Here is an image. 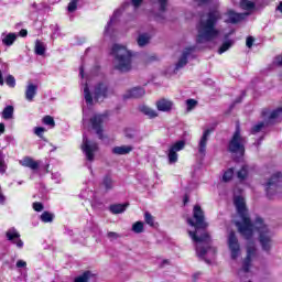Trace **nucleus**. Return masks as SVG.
Wrapping results in <instances>:
<instances>
[{"instance_id":"f257e3e1","label":"nucleus","mask_w":282,"mask_h":282,"mask_svg":"<svg viewBox=\"0 0 282 282\" xmlns=\"http://www.w3.org/2000/svg\"><path fill=\"white\" fill-rule=\"evenodd\" d=\"M234 205L237 210V215L240 216L241 220H235V225L238 228V231L247 240L253 238L254 229L259 234V242L263 251L270 252L273 245L274 234L268 225H265L263 218L257 217L254 223H252L249 216V209L247 206V200L245 197L235 196Z\"/></svg>"},{"instance_id":"f03ea898","label":"nucleus","mask_w":282,"mask_h":282,"mask_svg":"<svg viewBox=\"0 0 282 282\" xmlns=\"http://www.w3.org/2000/svg\"><path fill=\"white\" fill-rule=\"evenodd\" d=\"M193 216L196 219L187 218V223L195 227V231L189 230L188 235L191 236L192 240L196 242V254L198 258H203L206 262L207 260L206 254L214 258L216 256V247H212V238L209 234L206 231V227H208V223L205 220V214L200 207V205H194L193 208Z\"/></svg>"},{"instance_id":"7ed1b4c3","label":"nucleus","mask_w":282,"mask_h":282,"mask_svg":"<svg viewBox=\"0 0 282 282\" xmlns=\"http://www.w3.org/2000/svg\"><path fill=\"white\" fill-rule=\"evenodd\" d=\"M221 20V13L218 9H214L200 17L197 31L198 35L196 42L198 44H206L207 42H214L220 33L217 29V24Z\"/></svg>"},{"instance_id":"20e7f679","label":"nucleus","mask_w":282,"mask_h":282,"mask_svg":"<svg viewBox=\"0 0 282 282\" xmlns=\"http://www.w3.org/2000/svg\"><path fill=\"white\" fill-rule=\"evenodd\" d=\"M111 55L115 69H118V72H131L133 57L131 51H128L126 46L115 44L111 48Z\"/></svg>"},{"instance_id":"39448f33","label":"nucleus","mask_w":282,"mask_h":282,"mask_svg":"<svg viewBox=\"0 0 282 282\" xmlns=\"http://www.w3.org/2000/svg\"><path fill=\"white\" fill-rule=\"evenodd\" d=\"M246 144H247V138H245L241 134V128L239 124H237L236 131L231 137V140L229 141L228 150L230 153H235L236 155H239L240 158H242L246 153Z\"/></svg>"},{"instance_id":"423d86ee","label":"nucleus","mask_w":282,"mask_h":282,"mask_svg":"<svg viewBox=\"0 0 282 282\" xmlns=\"http://www.w3.org/2000/svg\"><path fill=\"white\" fill-rule=\"evenodd\" d=\"M280 116H282V107H278V109H273V111L264 109L262 111V117L264 118V120L262 122H258V124H254L252 127V133H259V131H261L263 127L268 124H273L276 118H280Z\"/></svg>"},{"instance_id":"0eeeda50","label":"nucleus","mask_w":282,"mask_h":282,"mask_svg":"<svg viewBox=\"0 0 282 282\" xmlns=\"http://www.w3.org/2000/svg\"><path fill=\"white\" fill-rule=\"evenodd\" d=\"M112 94H115V91L108 83H97L94 87V98L97 102H102L106 98L112 96Z\"/></svg>"},{"instance_id":"6e6552de","label":"nucleus","mask_w":282,"mask_h":282,"mask_svg":"<svg viewBox=\"0 0 282 282\" xmlns=\"http://www.w3.org/2000/svg\"><path fill=\"white\" fill-rule=\"evenodd\" d=\"M256 256H257V247L254 242L249 241L247 245V256L242 262L241 269L238 271L239 275H241V273H250V269L252 267V260L256 258Z\"/></svg>"},{"instance_id":"1a4fd4ad","label":"nucleus","mask_w":282,"mask_h":282,"mask_svg":"<svg viewBox=\"0 0 282 282\" xmlns=\"http://www.w3.org/2000/svg\"><path fill=\"white\" fill-rule=\"evenodd\" d=\"M82 151L85 153L86 160L88 162H94L96 158V151H98V144L97 142L88 140L86 133L83 135Z\"/></svg>"},{"instance_id":"9d476101","label":"nucleus","mask_w":282,"mask_h":282,"mask_svg":"<svg viewBox=\"0 0 282 282\" xmlns=\"http://www.w3.org/2000/svg\"><path fill=\"white\" fill-rule=\"evenodd\" d=\"M170 0H154L153 2V15L158 22H164L166 20V11L169 9Z\"/></svg>"},{"instance_id":"9b49d317","label":"nucleus","mask_w":282,"mask_h":282,"mask_svg":"<svg viewBox=\"0 0 282 282\" xmlns=\"http://www.w3.org/2000/svg\"><path fill=\"white\" fill-rule=\"evenodd\" d=\"M228 247L230 251V257L232 260H237L241 256V247L235 231H230L228 236Z\"/></svg>"},{"instance_id":"f8f14e48","label":"nucleus","mask_w":282,"mask_h":282,"mask_svg":"<svg viewBox=\"0 0 282 282\" xmlns=\"http://www.w3.org/2000/svg\"><path fill=\"white\" fill-rule=\"evenodd\" d=\"M282 182V173H275L271 176L269 182L265 184V192L268 197H272L274 195Z\"/></svg>"},{"instance_id":"ddd939ff","label":"nucleus","mask_w":282,"mask_h":282,"mask_svg":"<svg viewBox=\"0 0 282 282\" xmlns=\"http://www.w3.org/2000/svg\"><path fill=\"white\" fill-rule=\"evenodd\" d=\"M120 15H122V9H116V11H113L109 22L105 26V31H104L105 37H115L113 24H116V22L120 18Z\"/></svg>"},{"instance_id":"4468645a","label":"nucleus","mask_w":282,"mask_h":282,"mask_svg":"<svg viewBox=\"0 0 282 282\" xmlns=\"http://www.w3.org/2000/svg\"><path fill=\"white\" fill-rule=\"evenodd\" d=\"M185 147L184 140H178L169 149L167 158L170 164H175L178 162V151H182Z\"/></svg>"},{"instance_id":"2eb2a0df","label":"nucleus","mask_w":282,"mask_h":282,"mask_svg":"<svg viewBox=\"0 0 282 282\" xmlns=\"http://www.w3.org/2000/svg\"><path fill=\"white\" fill-rule=\"evenodd\" d=\"M196 47L189 46L188 48H185L175 66L174 72H178V69H182V67H185L188 63V58L195 53Z\"/></svg>"},{"instance_id":"dca6fc26","label":"nucleus","mask_w":282,"mask_h":282,"mask_svg":"<svg viewBox=\"0 0 282 282\" xmlns=\"http://www.w3.org/2000/svg\"><path fill=\"white\" fill-rule=\"evenodd\" d=\"M106 116L102 113H97L90 119L93 129H95L97 135L102 139V122H105Z\"/></svg>"},{"instance_id":"f3484780","label":"nucleus","mask_w":282,"mask_h":282,"mask_svg":"<svg viewBox=\"0 0 282 282\" xmlns=\"http://www.w3.org/2000/svg\"><path fill=\"white\" fill-rule=\"evenodd\" d=\"M8 240H11L20 249L23 248V240H21V234L15 229V227H10L6 234Z\"/></svg>"},{"instance_id":"a211bd4d","label":"nucleus","mask_w":282,"mask_h":282,"mask_svg":"<svg viewBox=\"0 0 282 282\" xmlns=\"http://www.w3.org/2000/svg\"><path fill=\"white\" fill-rule=\"evenodd\" d=\"M115 185H116V182L112 178L111 173H107L106 175H104L100 182L101 191H105V193H109L110 191H113Z\"/></svg>"},{"instance_id":"6ab92c4d","label":"nucleus","mask_w":282,"mask_h":282,"mask_svg":"<svg viewBox=\"0 0 282 282\" xmlns=\"http://www.w3.org/2000/svg\"><path fill=\"white\" fill-rule=\"evenodd\" d=\"M210 135V130L206 129L203 132V135L200 138V141L198 142V153L204 158L206 155V149H207V142L208 138Z\"/></svg>"},{"instance_id":"aec40b11","label":"nucleus","mask_w":282,"mask_h":282,"mask_svg":"<svg viewBox=\"0 0 282 282\" xmlns=\"http://www.w3.org/2000/svg\"><path fill=\"white\" fill-rule=\"evenodd\" d=\"M245 19L243 13H236L235 11L230 10L225 13V22L230 24H237L238 22H241V20Z\"/></svg>"},{"instance_id":"412c9836","label":"nucleus","mask_w":282,"mask_h":282,"mask_svg":"<svg viewBox=\"0 0 282 282\" xmlns=\"http://www.w3.org/2000/svg\"><path fill=\"white\" fill-rule=\"evenodd\" d=\"M144 94V87H132V89H128V91L123 94V98H141Z\"/></svg>"},{"instance_id":"4be33fe9","label":"nucleus","mask_w":282,"mask_h":282,"mask_svg":"<svg viewBox=\"0 0 282 282\" xmlns=\"http://www.w3.org/2000/svg\"><path fill=\"white\" fill-rule=\"evenodd\" d=\"M37 89H39V85H36L34 83H28L26 90H25V98H26V100L32 102V100H34V97L37 94Z\"/></svg>"},{"instance_id":"5701e85b","label":"nucleus","mask_w":282,"mask_h":282,"mask_svg":"<svg viewBox=\"0 0 282 282\" xmlns=\"http://www.w3.org/2000/svg\"><path fill=\"white\" fill-rule=\"evenodd\" d=\"M20 164L32 171H37L40 169V162H36L32 158H23V160H20Z\"/></svg>"},{"instance_id":"b1692460","label":"nucleus","mask_w":282,"mask_h":282,"mask_svg":"<svg viewBox=\"0 0 282 282\" xmlns=\"http://www.w3.org/2000/svg\"><path fill=\"white\" fill-rule=\"evenodd\" d=\"M129 203H115V205H110L109 209L112 215H120V213H126Z\"/></svg>"},{"instance_id":"393cba45","label":"nucleus","mask_w":282,"mask_h":282,"mask_svg":"<svg viewBox=\"0 0 282 282\" xmlns=\"http://www.w3.org/2000/svg\"><path fill=\"white\" fill-rule=\"evenodd\" d=\"M172 107V100H167L166 98H161V100L156 101V108L159 111H171Z\"/></svg>"},{"instance_id":"a878e982","label":"nucleus","mask_w":282,"mask_h":282,"mask_svg":"<svg viewBox=\"0 0 282 282\" xmlns=\"http://www.w3.org/2000/svg\"><path fill=\"white\" fill-rule=\"evenodd\" d=\"M131 151H133V147L127 144H122L121 147H113L112 149V153L115 155H128L131 153Z\"/></svg>"},{"instance_id":"bb28decb","label":"nucleus","mask_w":282,"mask_h":282,"mask_svg":"<svg viewBox=\"0 0 282 282\" xmlns=\"http://www.w3.org/2000/svg\"><path fill=\"white\" fill-rule=\"evenodd\" d=\"M17 37L18 35L15 33H8V35H6V33H2V42L6 46H12Z\"/></svg>"},{"instance_id":"cd10ccee","label":"nucleus","mask_w":282,"mask_h":282,"mask_svg":"<svg viewBox=\"0 0 282 282\" xmlns=\"http://www.w3.org/2000/svg\"><path fill=\"white\" fill-rule=\"evenodd\" d=\"M13 116H14L13 105H7V107H4V109L2 110V118H4V120H10L11 118H13Z\"/></svg>"},{"instance_id":"c85d7f7f","label":"nucleus","mask_w":282,"mask_h":282,"mask_svg":"<svg viewBox=\"0 0 282 282\" xmlns=\"http://www.w3.org/2000/svg\"><path fill=\"white\" fill-rule=\"evenodd\" d=\"M235 2H239L241 9H246L247 11L256 9V3L251 2V0H235Z\"/></svg>"},{"instance_id":"c756f323","label":"nucleus","mask_w":282,"mask_h":282,"mask_svg":"<svg viewBox=\"0 0 282 282\" xmlns=\"http://www.w3.org/2000/svg\"><path fill=\"white\" fill-rule=\"evenodd\" d=\"M84 96L87 105H94V96L88 87V83H85L84 85Z\"/></svg>"},{"instance_id":"7c9ffc66","label":"nucleus","mask_w":282,"mask_h":282,"mask_svg":"<svg viewBox=\"0 0 282 282\" xmlns=\"http://www.w3.org/2000/svg\"><path fill=\"white\" fill-rule=\"evenodd\" d=\"M34 51L36 55H45L46 44H44V42H41V40H36Z\"/></svg>"},{"instance_id":"2f4dec72","label":"nucleus","mask_w":282,"mask_h":282,"mask_svg":"<svg viewBox=\"0 0 282 282\" xmlns=\"http://www.w3.org/2000/svg\"><path fill=\"white\" fill-rule=\"evenodd\" d=\"M150 40H151V35H149V33H142L141 35H139L137 43L139 44V46H147Z\"/></svg>"},{"instance_id":"473e14b6","label":"nucleus","mask_w":282,"mask_h":282,"mask_svg":"<svg viewBox=\"0 0 282 282\" xmlns=\"http://www.w3.org/2000/svg\"><path fill=\"white\" fill-rule=\"evenodd\" d=\"M141 111L145 113V116H149V118H156L158 111L155 109H152L151 107H148V105H143L141 107Z\"/></svg>"},{"instance_id":"72a5a7b5","label":"nucleus","mask_w":282,"mask_h":282,"mask_svg":"<svg viewBox=\"0 0 282 282\" xmlns=\"http://www.w3.org/2000/svg\"><path fill=\"white\" fill-rule=\"evenodd\" d=\"M143 229L144 223L142 220H137V223L132 225V231H134L135 234H141Z\"/></svg>"},{"instance_id":"f704fd0d","label":"nucleus","mask_w":282,"mask_h":282,"mask_svg":"<svg viewBox=\"0 0 282 282\" xmlns=\"http://www.w3.org/2000/svg\"><path fill=\"white\" fill-rule=\"evenodd\" d=\"M54 218V214H52V212H42L41 214V220H43V223H52Z\"/></svg>"},{"instance_id":"c9c22d12","label":"nucleus","mask_w":282,"mask_h":282,"mask_svg":"<svg viewBox=\"0 0 282 282\" xmlns=\"http://www.w3.org/2000/svg\"><path fill=\"white\" fill-rule=\"evenodd\" d=\"M232 44H234L232 41L224 42V44L220 46L218 51L219 55H223L224 53L229 51L232 47Z\"/></svg>"},{"instance_id":"e433bc0d","label":"nucleus","mask_w":282,"mask_h":282,"mask_svg":"<svg viewBox=\"0 0 282 282\" xmlns=\"http://www.w3.org/2000/svg\"><path fill=\"white\" fill-rule=\"evenodd\" d=\"M198 101L195 100V98H188L186 100V109L187 111H192V109H195L197 107Z\"/></svg>"},{"instance_id":"4c0bfd02","label":"nucleus","mask_w":282,"mask_h":282,"mask_svg":"<svg viewBox=\"0 0 282 282\" xmlns=\"http://www.w3.org/2000/svg\"><path fill=\"white\" fill-rule=\"evenodd\" d=\"M7 164H6V155L2 151H0V173H6Z\"/></svg>"},{"instance_id":"58836bf2","label":"nucleus","mask_w":282,"mask_h":282,"mask_svg":"<svg viewBox=\"0 0 282 282\" xmlns=\"http://www.w3.org/2000/svg\"><path fill=\"white\" fill-rule=\"evenodd\" d=\"M234 174H235L234 169H228V171L224 173V176H223L224 182H230V180H232Z\"/></svg>"},{"instance_id":"ea45409f","label":"nucleus","mask_w":282,"mask_h":282,"mask_svg":"<svg viewBox=\"0 0 282 282\" xmlns=\"http://www.w3.org/2000/svg\"><path fill=\"white\" fill-rule=\"evenodd\" d=\"M43 123L48 124L50 127H55V120L53 116H44Z\"/></svg>"},{"instance_id":"a19ab883","label":"nucleus","mask_w":282,"mask_h":282,"mask_svg":"<svg viewBox=\"0 0 282 282\" xmlns=\"http://www.w3.org/2000/svg\"><path fill=\"white\" fill-rule=\"evenodd\" d=\"M247 175H248V166H242L240 171H238V178L246 180Z\"/></svg>"},{"instance_id":"79ce46f5","label":"nucleus","mask_w":282,"mask_h":282,"mask_svg":"<svg viewBox=\"0 0 282 282\" xmlns=\"http://www.w3.org/2000/svg\"><path fill=\"white\" fill-rule=\"evenodd\" d=\"M6 83H7V85H9V87H15V85H17L15 77L13 75H8L6 77Z\"/></svg>"},{"instance_id":"37998d69","label":"nucleus","mask_w":282,"mask_h":282,"mask_svg":"<svg viewBox=\"0 0 282 282\" xmlns=\"http://www.w3.org/2000/svg\"><path fill=\"white\" fill-rule=\"evenodd\" d=\"M33 209L36 213H42V210H44V205L43 203H40V200H35V203H33Z\"/></svg>"},{"instance_id":"c03bdc74","label":"nucleus","mask_w":282,"mask_h":282,"mask_svg":"<svg viewBox=\"0 0 282 282\" xmlns=\"http://www.w3.org/2000/svg\"><path fill=\"white\" fill-rule=\"evenodd\" d=\"M144 218H145V223H148V225H151V226L154 225V216H152V214H150V212H145Z\"/></svg>"},{"instance_id":"a18cd8bd","label":"nucleus","mask_w":282,"mask_h":282,"mask_svg":"<svg viewBox=\"0 0 282 282\" xmlns=\"http://www.w3.org/2000/svg\"><path fill=\"white\" fill-rule=\"evenodd\" d=\"M8 69H9L8 64H2L0 68V85H4V78H3L2 72H8Z\"/></svg>"},{"instance_id":"49530a36","label":"nucleus","mask_w":282,"mask_h":282,"mask_svg":"<svg viewBox=\"0 0 282 282\" xmlns=\"http://www.w3.org/2000/svg\"><path fill=\"white\" fill-rule=\"evenodd\" d=\"M77 4H78V0H72V1L68 3V11H69L70 13H73L74 11H76Z\"/></svg>"},{"instance_id":"de8ad7c7","label":"nucleus","mask_w":282,"mask_h":282,"mask_svg":"<svg viewBox=\"0 0 282 282\" xmlns=\"http://www.w3.org/2000/svg\"><path fill=\"white\" fill-rule=\"evenodd\" d=\"M107 237L109 240H117L120 238V234H118V231H108Z\"/></svg>"},{"instance_id":"09e8293b","label":"nucleus","mask_w":282,"mask_h":282,"mask_svg":"<svg viewBox=\"0 0 282 282\" xmlns=\"http://www.w3.org/2000/svg\"><path fill=\"white\" fill-rule=\"evenodd\" d=\"M44 131H46L45 127H35L34 133L39 135V138L43 137Z\"/></svg>"},{"instance_id":"8fccbe9b","label":"nucleus","mask_w":282,"mask_h":282,"mask_svg":"<svg viewBox=\"0 0 282 282\" xmlns=\"http://www.w3.org/2000/svg\"><path fill=\"white\" fill-rule=\"evenodd\" d=\"M253 44H254V37L252 36L247 37V42H246L247 47L252 48Z\"/></svg>"},{"instance_id":"3c124183","label":"nucleus","mask_w":282,"mask_h":282,"mask_svg":"<svg viewBox=\"0 0 282 282\" xmlns=\"http://www.w3.org/2000/svg\"><path fill=\"white\" fill-rule=\"evenodd\" d=\"M17 267H18V269L25 268V267H28V262H25V260H18Z\"/></svg>"},{"instance_id":"603ef678","label":"nucleus","mask_w":282,"mask_h":282,"mask_svg":"<svg viewBox=\"0 0 282 282\" xmlns=\"http://www.w3.org/2000/svg\"><path fill=\"white\" fill-rule=\"evenodd\" d=\"M20 35H21V37H26L28 31H26L25 29H22V30L20 31Z\"/></svg>"},{"instance_id":"864d4df0","label":"nucleus","mask_w":282,"mask_h":282,"mask_svg":"<svg viewBox=\"0 0 282 282\" xmlns=\"http://www.w3.org/2000/svg\"><path fill=\"white\" fill-rule=\"evenodd\" d=\"M275 64L282 67V56L275 57Z\"/></svg>"},{"instance_id":"5fc2aeb1","label":"nucleus","mask_w":282,"mask_h":282,"mask_svg":"<svg viewBox=\"0 0 282 282\" xmlns=\"http://www.w3.org/2000/svg\"><path fill=\"white\" fill-rule=\"evenodd\" d=\"M6 131V124L3 122H0V133H4Z\"/></svg>"},{"instance_id":"6e6d98bb","label":"nucleus","mask_w":282,"mask_h":282,"mask_svg":"<svg viewBox=\"0 0 282 282\" xmlns=\"http://www.w3.org/2000/svg\"><path fill=\"white\" fill-rule=\"evenodd\" d=\"M0 204H6V197L0 193Z\"/></svg>"},{"instance_id":"4d7b16f0","label":"nucleus","mask_w":282,"mask_h":282,"mask_svg":"<svg viewBox=\"0 0 282 282\" xmlns=\"http://www.w3.org/2000/svg\"><path fill=\"white\" fill-rule=\"evenodd\" d=\"M79 74L82 77H84V66H80Z\"/></svg>"},{"instance_id":"13d9d810","label":"nucleus","mask_w":282,"mask_h":282,"mask_svg":"<svg viewBox=\"0 0 282 282\" xmlns=\"http://www.w3.org/2000/svg\"><path fill=\"white\" fill-rule=\"evenodd\" d=\"M278 11H280L282 13V2H280V4L276 7Z\"/></svg>"},{"instance_id":"bf43d9fd","label":"nucleus","mask_w":282,"mask_h":282,"mask_svg":"<svg viewBox=\"0 0 282 282\" xmlns=\"http://www.w3.org/2000/svg\"><path fill=\"white\" fill-rule=\"evenodd\" d=\"M241 100H242V98L239 97V98H237L236 102H241Z\"/></svg>"},{"instance_id":"052dcab7","label":"nucleus","mask_w":282,"mask_h":282,"mask_svg":"<svg viewBox=\"0 0 282 282\" xmlns=\"http://www.w3.org/2000/svg\"><path fill=\"white\" fill-rule=\"evenodd\" d=\"M186 202H188L187 197H185V199H184V204H186Z\"/></svg>"},{"instance_id":"680f3d73","label":"nucleus","mask_w":282,"mask_h":282,"mask_svg":"<svg viewBox=\"0 0 282 282\" xmlns=\"http://www.w3.org/2000/svg\"><path fill=\"white\" fill-rule=\"evenodd\" d=\"M197 275H199V273H195V274H194V278H197Z\"/></svg>"}]
</instances>
